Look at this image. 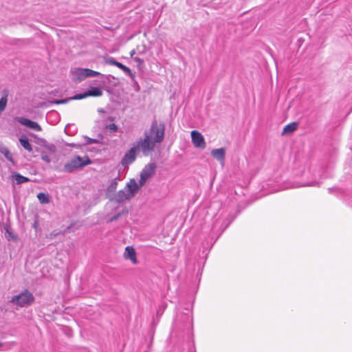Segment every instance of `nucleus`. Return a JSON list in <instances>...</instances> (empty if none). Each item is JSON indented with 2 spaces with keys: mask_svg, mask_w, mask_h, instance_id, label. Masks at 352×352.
<instances>
[{
  "mask_svg": "<svg viewBox=\"0 0 352 352\" xmlns=\"http://www.w3.org/2000/svg\"><path fill=\"white\" fill-rule=\"evenodd\" d=\"M91 164V160L87 157H81L76 156L64 165V170L67 173H72L78 168Z\"/></svg>",
  "mask_w": 352,
  "mask_h": 352,
  "instance_id": "7ed1b4c3",
  "label": "nucleus"
},
{
  "mask_svg": "<svg viewBox=\"0 0 352 352\" xmlns=\"http://www.w3.org/2000/svg\"><path fill=\"white\" fill-rule=\"evenodd\" d=\"M140 186L135 179H131L124 189L119 190L115 195L113 200L118 204L123 203L134 197Z\"/></svg>",
  "mask_w": 352,
  "mask_h": 352,
  "instance_id": "f257e3e1",
  "label": "nucleus"
},
{
  "mask_svg": "<svg viewBox=\"0 0 352 352\" xmlns=\"http://www.w3.org/2000/svg\"><path fill=\"white\" fill-rule=\"evenodd\" d=\"M34 300V297L32 293L25 290L21 294L14 296L10 302L19 307H26L30 305Z\"/></svg>",
  "mask_w": 352,
  "mask_h": 352,
  "instance_id": "39448f33",
  "label": "nucleus"
},
{
  "mask_svg": "<svg viewBox=\"0 0 352 352\" xmlns=\"http://www.w3.org/2000/svg\"><path fill=\"white\" fill-rule=\"evenodd\" d=\"M69 146L78 148V146L75 144H69Z\"/></svg>",
  "mask_w": 352,
  "mask_h": 352,
  "instance_id": "473e14b6",
  "label": "nucleus"
},
{
  "mask_svg": "<svg viewBox=\"0 0 352 352\" xmlns=\"http://www.w3.org/2000/svg\"><path fill=\"white\" fill-rule=\"evenodd\" d=\"M3 96L0 99V115L5 110L8 102V92L6 90L3 91Z\"/></svg>",
  "mask_w": 352,
  "mask_h": 352,
  "instance_id": "dca6fc26",
  "label": "nucleus"
},
{
  "mask_svg": "<svg viewBox=\"0 0 352 352\" xmlns=\"http://www.w3.org/2000/svg\"><path fill=\"white\" fill-rule=\"evenodd\" d=\"M313 185L314 184H302V185H300V186H313ZM296 187H299V186H297Z\"/></svg>",
  "mask_w": 352,
  "mask_h": 352,
  "instance_id": "2f4dec72",
  "label": "nucleus"
},
{
  "mask_svg": "<svg viewBox=\"0 0 352 352\" xmlns=\"http://www.w3.org/2000/svg\"><path fill=\"white\" fill-rule=\"evenodd\" d=\"M165 134V124L164 122H157L154 120L151 125L148 131H145L144 135H146L151 139L155 144L161 143L164 139Z\"/></svg>",
  "mask_w": 352,
  "mask_h": 352,
  "instance_id": "f03ea898",
  "label": "nucleus"
},
{
  "mask_svg": "<svg viewBox=\"0 0 352 352\" xmlns=\"http://www.w3.org/2000/svg\"><path fill=\"white\" fill-rule=\"evenodd\" d=\"M120 214H118L117 215H114L113 217H112L111 219H110V221H116L118 219Z\"/></svg>",
  "mask_w": 352,
  "mask_h": 352,
  "instance_id": "7c9ffc66",
  "label": "nucleus"
},
{
  "mask_svg": "<svg viewBox=\"0 0 352 352\" xmlns=\"http://www.w3.org/2000/svg\"><path fill=\"white\" fill-rule=\"evenodd\" d=\"M116 67H118L119 69L122 70L126 75L130 76V78L132 80L135 79V74L131 72V69L128 67L124 65L123 64H122L120 62L118 63V64L117 65Z\"/></svg>",
  "mask_w": 352,
  "mask_h": 352,
  "instance_id": "a211bd4d",
  "label": "nucleus"
},
{
  "mask_svg": "<svg viewBox=\"0 0 352 352\" xmlns=\"http://www.w3.org/2000/svg\"><path fill=\"white\" fill-rule=\"evenodd\" d=\"M87 139V144H93V143H98V140H96V139H92V138H86Z\"/></svg>",
  "mask_w": 352,
  "mask_h": 352,
  "instance_id": "cd10ccee",
  "label": "nucleus"
},
{
  "mask_svg": "<svg viewBox=\"0 0 352 352\" xmlns=\"http://www.w3.org/2000/svg\"><path fill=\"white\" fill-rule=\"evenodd\" d=\"M45 148H47L51 153L53 154H54L56 152V147L53 144L46 145Z\"/></svg>",
  "mask_w": 352,
  "mask_h": 352,
  "instance_id": "393cba45",
  "label": "nucleus"
},
{
  "mask_svg": "<svg viewBox=\"0 0 352 352\" xmlns=\"http://www.w3.org/2000/svg\"><path fill=\"white\" fill-rule=\"evenodd\" d=\"M6 230V238L9 241H15L16 240V236L10 230L8 226L4 228Z\"/></svg>",
  "mask_w": 352,
  "mask_h": 352,
  "instance_id": "412c9836",
  "label": "nucleus"
},
{
  "mask_svg": "<svg viewBox=\"0 0 352 352\" xmlns=\"http://www.w3.org/2000/svg\"><path fill=\"white\" fill-rule=\"evenodd\" d=\"M102 95V91L99 87H91L87 91H86L85 93L76 94L71 99L81 100V99H84L88 96L98 97V96H101Z\"/></svg>",
  "mask_w": 352,
  "mask_h": 352,
  "instance_id": "1a4fd4ad",
  "label": "nucleus"
},
{
  "mask_svg": "<svg viewBox=\"0 0 352 352\" xmlns=\"http://www.w3.org/2000/svg\"><path fill=\"white\" fill-rule=\"evenodd\" d=\"M117 186H118V182H117L116 179H113L111 181V182L109 185L107 190L109 192H113L116 189Z\"/></svg>",
  "mask_w": 352,
  "mask_h": 352,
  "instance_id": "5701e85b",
  "label": "nucleus"
},
{
  "mask_svg": "<svg viewBox=\"0 0 352 352\" xmlns=\"http://www.w3.org/2000/svg\"><path fill=\"white\" fill-rule=\"evenodd\" d=\"M41 159L47 163H50L51 162V158L44 152L41 153Z\"/></svg>",
  "mask_w": 352,
  "mask_h": 352,
  "instance_id": "bb28decb",
  "label": "nucleus"
},
{
  "mask_svg": "<svg viewBox=\"0 0 352 352\" xmlns=\"http://www.w3.org/2000/svg\"><path fill=\"white\" fill-rule=\"evenodd\" d=\"M52 118V119L57 120L58 118V114L56 111L50 112L47 114V119L49 120Z\"/></svg>",
  "mask_w": 352,
  "mask_h": 352,
  "instance_id": "b1692460",
  "label": "nucleus"
},
{
  "mask_svg": "<svg viewBox=\"0 0 352 352\" xmlns=\"http://www.w3.org/2000/svg\"><path fill=\"white\" fill-rule=\"evenodd\" d=\"M102 75L100 73L90 69L77 68L74 72V78L76 81L80 82L88 77H94Z\"/></svg>",
  "mask_w": 352,
  "mask_h": 352,
  "instance_id": "423d86ee",
  "label": "nucleus"
},
{
  "mask_svg": "<svg viewBox=\"0 0 352 352\" xmlns=\"http://www.w3.org/2000/svg\"><path fill=\"white\" fill-rule=\"evenodd\" d=\"M157 166L154 162H151L146 165L140 174V186H143L147 179H148L155 172Z\"/></svg>",
  "mask_w": 352,
  "mask_h": 352,
  "instance_id": "0eeeda50",
  "label": "nucleus"
},
{
  "mask_svg": "<svg viewBox=\"0 0 352 352\" xmlns=\"http://www.w3.org/2000/svg\"><path fill=\"white\" fill-rule=\"evenodd\" d=\"M297 128V124L295 122L289 123L283 129V133H289L294 131Z\"/></svg>",
  "mask_w": 352,
  "mask_h": 352,
  "instance_id": "aec40b11",
  "label": "nucleus"
},
{
  "mask_svg": "<svg viewBox=\"0 0 352 352\" xmlns=\"http://www.w3.org/2000/svg\"><path fill=\"white\" fill-rule=\"evenodd\" d=\"M3 346V343L0 341V347Z\"/></svg>",
  "mask_w": 352,
  "mask_h": 352,
  "instance_id": "f704fd0d",
  "label": "nucleus"
},
{
  "mask_svg": "<svg viewBox=\"0 0 352 352\" xmlns=\"http://www.w3.org/2000/svg\"><path fill=\"white\" fill-rule=\"evenodd\" d=\"M67 102L66 100H56L54 103L56 104H64Z\"/></svg>",
  "mask_w": 352,
  "mask_h": 352,
  "instance_id": "c756f323",
  "label": "nucleus"
},
{
  "mask_svg": "<svg viewBox=\"0 0 352 352\" xmlns=\"http://www.w3.org/2000/svg\"><path fill=\"white\" fill-rule=\"evenodd\" d=\"M134 60L140 64H142L144 63L143 60L139 57H135Z\"/></svg>",
  "mask_w": 352,
  "mask_h": 352,
  "instance_id": "c85d7f7f",
  "label": "nucleus"
},
{
  "mask_svg": "<svg viewBox=\"0 0 352 352\" xmlns=\"http://www.w3.org/2000/svg\"><path fill=\"white\" fill-rule=\"evenodd\" d=\"M134 54H135V51H134V50H133V51L131 52V56H133Z\"/></svg>",
  "mask_w": 352,
  "mask_h": 352,
  "instance_id": "72a5a7b5",
  "label": "nucleus"
},
{
  "mask_svg": "<svg viewBox=\"0 0 352 352\" xmlns=\"http://www.w3.org/2000/svg\"><path fill=\"white\" fill-rule=\"evenodd\" d=\"M124 257L126 259H129L133 264L138 263L135 251L131 246H127L125 248Z\"/></svg>",
  "mask_w": 352,
  "mask_h": 352,
  "instance_id": "ddd939ff",
  "label": "nucleus"
},
{
  "mask_svg": "<svg viewBox=\"0 0 352 352\" xmlns=\"http://www.w3.org/2000/svg\"><path fill=\"white\" fill-rule=\"evenodd\" d=\"M211 155L217 161L223 162L226 157V149L224 148L212 149Z\"/></svg>",
  "mask_w": 352,
  "mask_h": 352,
  "instance_id": "f8f14e48",
  "label": "nucleus"
},
{
  "mask_svg": "<svg viewBox=\"0 0 352 352\" xmlns=\"http://www.w3.org/2000/svg\"><path fill=\"white\" fill-rule=\"evenodd\" d=\"M37 198L41 204H45L50 202V196L48 194L40 192L37 195Z\"/></svg>",
  "mask_w": 352,
  "mask_h": 352,
  "instance_id": "6ab92c4d",
  "label": "nucleus"
},
{
  "mask_svg": "<svg viewBox=\"0 0 352 352\" xmlns=\"http://www.w3.org/2000/svg\"><path fill=\"white\" fill-rule=\"evenodd\" d=\"M19 121L21 124H23L30 129H32L36 131H41V126L36 122L32 121L27 118H20V120Z\"/></svg>",
  "mask_w": 352,
  "mask_h": 352,
  "instance_id": "9b49d317",
  "label": "nucleus"
},
{
  "mask_svg": "<svg viewBox=\"0 0 352 352\" xmlns=\"http://www.w3.org/2000/svg\"><path fill=\"white\" fill-rule=\"evenodd\" d=\"M19 142L21 143V145L27 151L29 152L32 151V146L31 144L29 142V140L26 137H21L19 138Z\"/></svg>",
  "mask_w": 352,
  "mask_h": 352,
  "instance_id": "f3484780",
  "label": "nucleus"
},
{
  "mask_svg": "<svg viewBox=\"0 0 352 352\" xmlns=\"http://www.w3.org/2000/svg\"><path fill=\"white\" fill-rule=\"evenodd\" d=\"M133 146L138 152L141 151L144 156H147L154 151L155 144L147 135H144V138H140Z\"/></svg>",
  "mask_w": 352,
  "mask_h": 352,
  "instance_id": "20e7f679",
  "label": "nucleus"
},
{
  "mask_svg": "<svg viewBox=\"0 0 352 352\" xmlns=\"http://www.w3.org/2000/svg\"><path fill=\"white\" fill-rule=\"evenodd\" d=\"M106 128L111 132H116L118 130L117 125L113 123L107 125Z\"/></svg>",
  "mask_w": 352,
  "mask_h": 352,
  "instance_id": "a878e982",
  "label": "nucleus"
},
{
  "mask_svg": "<svg viewBox=\"0 0 352 352\" xmlns=\"http://www.w3.org/2000/svg\"><path fill=\"white\" fill-rule=\"evenodd\" d=\"M104 61H105V63L110 65H114V66H117V65L119 63L118 61L115 60V58H113V57L105 58Z\"/></svg>",
  "mask_w": 352,
  "mask_h": 352,
  "instance_id": "4be33fe9",
  "label": "nucleus"
},
{
  "mask_svg": "<svg viewBox=\"0 0 352 352\" xmlns=\"http://www.w3.org/2000/svg\"><path fill=\"white\" fill-rule=\"evenodd\" d=\"M191 138L192 142L196 148H204L206 147L204 138L199 131H192L191 132Z\"/></svg>",
  "mask_w": 352,
  "mask_h": 352,
  "instance_id": "9d476101",
  "label": "nucleus"
},
{
  "mask_svg": "<svg viewBox=\"0 0 352 352\" xmlns=\"http://www.w3.org/2000/svg\"><path fill=\"white\" fill-rule=\"evenodd\" d=\"M13 180L16 184H21L23 183L28 182L29 178L24 177L19 173H15L12 175Z\"/></svg>",
  "mask_w": 352,
  "mask_h": 352,
  "instance_id": "2eb2a0df",
  "label": "nucleus"
},
{
  "mask_svg": "<svg viewBox=\"0 0 352 352\" xmlns=\"http://www.w3.org/2000/svg\"><path fill=\"white\" fill-rule=\"evenodd\" d=\"M138 153L137 148L133 146L122 158V165L127 166L131 164L135 160Z\"/></svg>",
  "mask_w": 352,
  "mask_h": 352,
  "instance_id": "6e6552de",
  "label": "nucleus"
},
{
  "mask_svg": "<svg viewBox=\"0 0 352 352\" xmlns=\"http://www.w3.org/2000/svg\"><path fill=\"white\" fill-rule=\"evenodd\" d=\"M0 153L3 155L8 161L14 164L12 153L10 152L9 149L3 144H0Z\"/></svg>",
  "mask_w": 352,
  "mask_h": 352,
  "instance_id": "4468645a",
  "label": "nucleus"
}]
</instances>
